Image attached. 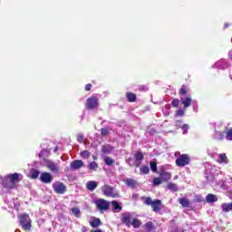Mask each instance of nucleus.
<instances>
[{
    "label": "nucleus",
    "mask_w": 232,
    "mask_h": 232,
    "mask_svg": "<svg viewBox=\"0 0 232 232\" xmlns=\"http://www.w3.org/2000/svg\"><path fill=\"white\" fill-rule=\"evenodd\" d=\"M77 140L80 144H82L84 142V135L82 133L77 134Z\"/></svg>",
    "instance_id": "nucleus-42"
},
{
    "label": "nucleus",
    "mask_w": 232,
    "mask_h": 232,
    "mask_svg": "<svg viewBox=\"0 0 232 232\" xmlns=\"http://www.w3.org/2000/svg\"><path fill=\"white\" fill-rule=\"evenodd\" d=\"M144 227L146 229V231L148 232H151V231H155V225H153V222L149 221L144 225Z\"/></svg>",
    "instance_id": "nucleus-26"
},
{
    "label": "nucleus",
    "mask_w": 232,
    "mask_h": 232,
    "mask_svg": "<svg viewBox=\"0 0 232 232\" xmlns=\"http://www.w3.org/2000/svg\"><path fill=\"white\" fill-rule=\"evenodd\" d=\"M44 166L51 173L57 174L59 171H61L59 162H55L51 160H44Z\"/></svg>",
    "instance_id": "nucleus-5"
},
{
    "label": "nucleus",
    "mask_w": 232,
    "mask_h": 232,
    "mask_svg": "<svg viewBox=\"0 0 232 232\" xmlns=\"http://www.w3.org/2000/svg\"><path fill=\"white\" fill-rule=\"evenodd\" d=\"M82 232H85V230H83Z\"/></svg>",
    "instance_id": "nucleus-61"
},
{
    "label": "nucleus",
    "mask_w": 232,
    "mask_h": 232,
    "mask_svg": "<svg viewBox=\"0 0 232 232\" xmlns=\"http://www.w3.org/2000/svg\"><path fill=\"white\" fill-rule=\"evenodd\" d=\"M179 202L183 208H189V199L186 198H181L179 199Z\"/></svg>",
    "instance_id": "nucleus-27"
},
{
    "label": "nucleus",
    "mask_w": 232,
    "mask_h": 232,
    "mask_svg": "<svg viewBox=\"0 0 232 232\" xmlns=\"http://www.w3.org/2000/svg\"><path fill=\"white\" fill-rule=\"evenodd\" d=\"M177 155H179V152H176V153H175V157H177Z\"/></svg>",
    "instance_id": "nucleus-57"
},
{
    "label": "nucleus",
    "mask_w": 232,
    "mask_h": 232,
    "mask_svg": "<svg viewBox=\"0 0 232 232\" xmlns=\"http://www.w3.org/2000/svg\"><path fill=\"white\" fill-rule=\"evenodd\" d=\"M95 205L96 208H98L99 211H101V213H104V211H108V209H110L111 202L103 198H99L95 201Z\"/></svg>",
    "instance_id": "nucleus-7"
},
{
    "label": "nucleus",
    "mask_w": 232,
    "mask_h": 232,
    "mask_svg": "<svg viewBox=\"0 0 232 232\" xmlns=\"http://www.w3.org/2000/svg\"><path fill=\"white\" fill-rule=\"evenodd\" d=\"M110 133V128L105 127L101 129V135L102 137H107V135Z\"/></svg>",
    "instance_id": "nucleus-32"
},
{
    "label": "nucleus",
    "mask_w": 232,
    "mask_h": 232,
    "mask_svg": "<svg viewBox=\"0 0 232 232\" xmlns=\"http://www.w3.org/2000/svg\"><path fill=\"white\" fill-rule=\"evenodd\" d=\"M221 209L224 213H229V211H232V203H223Z\"/></svg>",
    "instance_id": "nucleus-22"
},
{
    "label": "nucleus",
    "mask_w": 232,
    "mask_h": 232,
    "mask_svg": "<svg viewBox=\"0 0 232 232\" xmlns=\"http://www.w3.org/2000/svg\"><path fill=\"white\" fill-rule=\"evenodd\" d=\"M124 182L127 188H131L132 189L135 188V186H137V180L133 179H126Z\"/></svg>",
    "instance_id": "nucleus-21"
},
{
    "label": "nucleus",
    "mask_w": 232,
    "mask_h": 232,
    "mask_svg": "<svg viewBox=\"0 0 232 232\" xmlns=\"http://www.w3.org/2000/svg\"><path fill=\"white\" fill-rule=\"evenodd\" d=\"M130 226L137 229L140 227V226H142V221H140L139 218H132V222H130Z\"/></svg>",
    "instance_id": "nucleus-25"
},
{
    "label": "nucleus",
    "mask_w": 232,
    "mask_h": 232,
    "mask_svg": "<svg viewBox=\"0 0 232 232\" xmlns=\"http://www.w3.org/2000/svg\"><path fill=\"white\" fill-rule=\"evenodd\" d=\"M102 151L105 153V155H110L113 151V147L110 144L103 145L102 147Z\"/></svg>",
    "instance_id": "nucleus-20"
},
{
    "label": "nucleus",
    "mask_w": 232,
    "mask_h": 232,
    "mask_svg": "<svg viewBox=\"0 0 232 232\" xmlns=\"http://www.w3.org/2000/svg\"><path fill=\"white\" fill-rule=\"evenodd\" d=\"M126 97L129 102H135L137 101V95L133 92H126Z\"/></svg>",
    "instance_id": "nucleus-24"
},
{
    "label": "nucleus",
    "mask_w": 232,
    "mask_h": 232,
    "mask_svg": "<svg viewBox=\"0 0 232 232\" xmlns=\"http://www.w3.org/2000/svg\"><path fill=\"white\" fill-rule=\"evenodd\" d=\"M41 175V172L37 169H33L31 172L32 179H37Z\"/></svg>",
    "instance_id": "nucleus-36"
},
{
    "label": "nucleus",
    "mask_w": 232,
    "mask_h": 232,
    "mask_svg": "<svg viewBox=\"0 0 232 232\" xmlns=\"http://www.w3.org/2000/svg\"><path fill=\"white\" fill-rule=\"evenodd\" d=\"M102 191L105 197H111V198H119L121 197L119 192H116L115 188L110 185H104L102 188Z\"/></svg>",
    "instance_id": "nucleus-6"
},
{
    "label": "nucleus",
    "mask_w": 232,
    "mask_h": 232,
    "mask_svg": "<svg viewBox=\"0 0 232 232\" xmlns=\"http://www.w3.org/2000/svg\"><path fill=\"white\" fill-rule=\"evenodd\" d=\"M192 106H193V111H195V113H197L198 111V103L197 102V101H192Z\"/></svg>",
    "instance_id": "nucleus-40"
},
{
    "label": "nucleus",
    "mask_w": 232,
    "mask_h": 232,
    "mask_svg": "<svg viewBox=\"0 0 232 232\" xmlns=\"http://www.w3.org/2000/svg\"><path fill=\"white\" fill-rule=\"evenodd\" d=\"M221 188H222L223 189H227V186H226V183H223V184L221 185Z\"/></svg>",
    "instance_id": "nucleus-53"
},
{
    "label": "nucleus",
    "mask_w": 232,
    "mask_h": 232,
    "mask_svg": "<svg viewBox=\"0 0 232 232\" xmlns=\"http://www.w3.org/2000/svg\"><path fill=\"white\" fill-rule=\"evenodd\" d=\"M40 180L44 184H52V182H53V176L50 172H42Z\"/></svg>",
    "instance_id": "nucleus-11"
},
{
    "label": "nucleus",
    "mask_w": 232,
    "mask_h": 232,
    "mask_svg": "<svg viewBox=\"0 0 232 232\" xmlns=\"http://www.w3.org/2000/svg\"><path fill=\"white\" fill-rule=\"evenodd\" d=\"M88 168H89V169H91V171L97 169V168H98L97 162H95V161L90 162L88 165Z\"/></svg>",
    "instance_id": "nucleus-34"
},
{
    "label": "nucleus",
    "mask_w": 232,
    "mask_h": 232,
    "mask_svg": "<svg viewBox=\"0 0 232 232\" xmlns=\"http://www.w3.org/2000/svg\"><path fill=\"white\" fill-rule=\"evenodd\" d=\"M226 137V131L215 130L214 138L217 140H222Z\"/></svg>",
    "instance_id": "nucleus-19"
},
{
    "label": "nucleus",
    "mask_w": 232,
    "mask_h": 232,
    "mask_svg": "<svg viewBox=\"0 0 232 232\" xmlns=\"http://www.w3.org/2000/svg\"><path fill=\"white\" fill-rule=\"evenodd\" d=\"M168 188L170 191H178L179 190V187H177V184H175V183H169L168 184Z\"/></svg>",
    "instance_id": "nucleus-33"
},
{
    "label": "nucleus",
    "mask_w": 232,
    "mask_h": 232,
    "mask_svg": "<svg viewBox=\"0 0 232 232\" xmlns=\"http://www.w3.org/2000/svg\"><path fill=\"white\" fill-rule=\"evenodd\" d=\"M230 180H231V182H232V178H230Z\"/></svg>",
    "instance_id": "nucleus-59"
},
{
    "label": "nucleus",
    "mask_w": 232,
    "mask_h": 232,
    "mask_svg": "<svg viewBox=\"0 0 232 232\" xmlns=\"http://www.w3.org/2000/svg\"><path fill=\"white\" fill-rule=\"evenodd\" d=\"M92 83H88V84H86V86H85V91L86 92H90V90H92Z\"/></svg>",
    "instance_id": "nucleus-49"
},
{
    "label": "nucleus",
    "mask_w": 232,
    "mask_h": 232,
    "mask_svg": "<svg viewBox=\"0 0 232 232\" xmlns=\"http://www.w3.org/2000/svg\"><path fill=\"white\" fill-rule=\"evenodd\" d=\"M140 170L141 173H143V175H148L150 173V167L142 166L141 168H140Z\"/></svg>",
    "instance_id": "nucleus-35"
},
{
    "label": "nucleus",
    "mask_w": 232,
    "mask_h": 232,
    "mask_svg": "<svg viewBox=\"0 0 232 232\" xmlns=\"http://www.w3.org/2000/svg\"><path fill=\"white\" fill-rule=\"evenodd\" d=\"M53 189L58 195H64L66 193V186L61 181L53 183Z\"/></svg>",
    "instance_id": "nucleus-9"
},
{
    "label": "nucleus",
    "mask_w": 232,
    "mask_h": 232,
    "mask_svg": "<svg viewBox=\"0 0 232 232\" xmlns=\"http://www.w3.org/2000/svg\"><path fill=\"white\" fill-rule=\"evenodd\" d=\"M72 214L74 215V217H76V218H81V209H79V208H72Z\"/></svg>",
    "instance_id": "nucleus-29"
},
{
    "label": "nucleus",
    "mask_w": 232,
    "mask_h": 232,
    "mask_svg": "<svg viewBox=\"0 0 232 232\" xmlns=\"http://www.w3.org/2000/svg\"><path fill=\"white\" fill-rule=\"evenodd\" d=\"M179 93L181 95V97H186V93H188V92L186 91V86H182L179 90Z\"/></svg>",
    "instance_id": "nucleus-45"
},
{
    "label": "nucleus",
    "mask_w": 232,
    "mask_h": 232,
    "mask_svg": "<svg viewBox=\"0 0 232 232\" xmlns=\"http://www.w3.org/2000/svg\"><path fill=\"white\" fill-rule=\"evenodd\" d=\"M160 184H162V179L160 178H154L153 179V186H160Z\"/></svg>",
    "instance_id": "nucleus-38"
},
{
    "label": "nucleus",
    "mask_w": 232,
    "mask_h": 232,
    "mask_svg": "<svg viewBox=\"0 0 232 232\" xmlns=\"http://www.w3.org/2000/svg\"><path fill=\"white\" fill-rule=\"evenodd\" d=\"M0 179L2 180V192L12 193V189H17V185L23 180V174L15 172Z\"/></svg>",
    "instance_id": "nucleus-1"
},
{
    "label": "nucleus",
    "mask_w": 232,
    "mask_h": 232,
    "mask_svg": "<svg viewBox=\"0 0 232 232\" xmlns=\"http://www.w3.org/2000/svg\"><path fill=\"white\" fill-rule=\"evenodd\" d=\"M58 150H59V148H58V147H55L54 150H53V152H54V153H57Z\"/></svg>",
    "instance_id": "nucleus-54"
},
{
    "label": "nucleus",
    "mask_w": 232,
    "mask_h": 232,
    "mask_svg": "<svg viewBox=\"0 0 232 232\" xmlns=\"http://www.w3.org/2000/svg\"><path fill=\"white\" fill-rule=\"evenodd\" d=\"M111 206H112V212L113 213H121V211H122V203L119 202L117 200H112L111 202Z\"/></svg>",
    "instance_id": "nucleus-15"
},
{
    "label": "nucleus",
    "mask_w": 232,
    "mask_h": 232,
    "mask_svg": "<svg viewBox=\"0 0 232 232\" xmlns=\"http://www.w3.org/2000/svg\"><path fill=\"white\" fill-rule=\"evenodd\" d=\"M82 167H84V161L82 160H74L70 164V168L73 171H77V169H81Z\"/></svg>",
    "instance_id": "nucleus-13"
},
{
    "label": "nucleus",
    "mask_w": 232,
    "mask_h": 232,
    "mask_svg": "<svg viewBox=\"0 0 232 232\" xmlns=\"http://www.w3.org/2000/svg\"><path fill=\"white\" fill-rule=\"evenodd\" d=\"M137 215H135L134 212H124L121 214V222L127 226V227H130L131 226V218H135Z\"/></svg>",
    "instance_id": "nucleus-8"
},
{
    "label": "nucleus",
    "mask_w": 232,
    "mask_h": 232,
    "mask_svg": "<svg viewBox=\"0 0 232 232\" xmlns=\"http://www.w3.org/2000/svg\"><path fill=\"white\" fill-rule=\"evenodd\" d=\"M224 28H229V24H225Z\"/></svg>",
    "instance_id": "nucleus-55"
},
{
    "label": "nucleus",
    "mask_w": 232,
    "mask_h": 232,
    "mask_svg": "<svg viewBox=\"0 0 232 232\" xmlns=\"http://www.w3.org/2000/svg\"><path fill=\"white\" fill-rule=\"evenodd\" d=\"M218 162L219 164H227L228 160H227V156L226 155V153L219 154Z\"/></svg>",
    "instance_id": "nucleus-23"
},
{
    "label": "nucleus",
    "mask_w": 232,
    "mask_h": 232,
    "mask_svg": "<svg viewBox=\"0 0 232 232\" xmlns=\"http://www.w3.org/2000/svg\"><path fill=\"white\" fill-rule=\"evenodd\" d=\"M5 203L7 204V206H9V208H15V199L11 198L10 200L5 198Z\"/></svg>",
    "instance_id": "nucleus-30"
},
{
    "label": "nucleus",
    "mask_w": 232,
    "mask_h": 232,
    "mask_svg": "<svg viewBox=\"0 0 232 232\" xmlns=\"http://www.w3.org/2000/svg\"><path fill=\"white\" fill-rule=\"evenodd\" d=\"M132 198L134 200H137V198H139V195L138 194H132Z\"/></svg>",
    "instance_id": "nucleus-52"
},
{
    "label": "nucleus",
    "mask_w": 232,
    "mask_h": 232,
    "mask_svg": "<svg viewBox=\"0 0 232 232\" xmlns=\"http://www.w3.org/2000/svg\"><path fill=\"white\" fill-rule=\"evenodd\" d=\"M86 188L89 191H95V189H97V181H93V180L88 181L86 184Z\"/></svg>",
    "instance_id": "nucleus-17"
},
{
    "label": "nucleus",
    "mask_w": 232,
    "mask_h": 232,
    "mask_svg": "<svg viewBox=\"0 0 232 232\" xmlns=\"http://www.w3.org/2000/svg\"><path fill=\"white\" fill-rule=\"evenodd\" d=\"M160 178L161 179L162 182H168V180H171V173L161 171L160 173Z\"/></svg>",
    "instance_id": "nucleus-16"
},
{
    "label": "nucleus",
    "mask_w": 232,
    "mask_h": 232,
    "mask_svg": "<svg viewBox=\"0 0 232 232\" xmlns=\"http://www.w3.org/2000/svg\"><path fill=\"white\" fill-rule=\"evenodd\" d=\"M87 110H95V108H99V99L95 96H92L87 99L86 102Z\"/></svg>",
    "instance_id": "nucleus-10"
},
{
    "label": "nucleus",
    "mask_w": 232,
    "mask_h": 232,
    "mask_svg": "<svg viewBox=\"0 0 232 232\" xmlns=\"http://www.w3.org/2000/svg\"><path fill=\"white\" fill-rule=\"evenodd\" d=\"M191 158L188 154H179V156L176 159V166H178V168L189 166Z\"/></svg>",
    "instance_id": "nucleus-3"
},
{
    "label": "nucleus",
    "mask_w": 232,
    "mask_h": 232,
    "mask_svg": "<svg viewBox=\"0 0 232 232\" xmlns=\"http://www.w3.org/2000/svg\"><path fill=\"white\" fill-rule=\"evenodd\" d=\"M177 128H182V121H176Z\"/></svg>",
    "instance_id": "nucleus-51"
},
{
    "label": "nucleus",
    "mask_w": 232,
    "mask_h": 232,
    "mask_svg": "<svg viewBox=\"0 0 232 232\" xmlns=\"http://www.w3.org/2000/svg\"><path fill=\"white\" fill-rule=\"evenodd\" d=\"M144 159V155L142 154V152H136L135 154V160H140L142 161V160Z\"/></svg>",
    "instance_id": "nucleus-37"
},
{
    "label": "nucleus",
    "mask_w": 232,
    "mask_h": 232,
    "mask_svg": "<svg viewBox=\"0 0 232 232\" xmlns=\"http://www.w3.org/2000/svg\"><path fill=\"white\" fill-rule=\"evenodd\" d=\"M140 162H142V161L135 160L133 164H134V166H136V168H140Z\"/></svg>",
    "instance_id": "nucleus-50"
},
{
    "label": "nucleus",
    "mask_w": 232,
    "mask_h": 232,
    "mask_svg": "<svg viewBox=\"0 0 232 232\" xmlns=\"http://www.w3.org/2000/svg\"><path fill=\"white\" fill-rule=\"evenodd\" d=\"M171 104L174 108H179V104H180V100L179 99H174L172 102H171Z\"/></svg>",
    "instance_id": "nucleus-46"
},
{
    "label": "nucleus",
    "mask_w": 232,
    "mask_h": 232,
    "mask_svg": "<svg viewBox=\"0 0 232 232\" xmlns=\"http://www.w3.org/2000/svg\"><path fill=\"white\" fill-rule=\"evenodd\" d=\"M92 227H99L101 226V219L94 218L91 222H90Z\"/></svg>",
    "instance_id": "nucleus-28"
},
{
    "label": "nucleus",
    "mask_w": 232,
    "mask_h": 232,
    "mask_svg": "<svg viewBox=\"0 0 232 232\" xmlns=\"http://www.w3.org/2000/svg\"><path fill=\"white\" fill-rule=\"evenodd\" d=\"M229 67V63H227V60L221 59L214 65H212V68H218V70H227V68Z\"/></svg>",
    "instance_id": "nucleus-12"
},
{
    "label": "nucleus",
    "mask_w": 232,
    "mask_h": 232,
    "mask_svg": "<svg viewBox=\"0 0 232 232\" xmlns=\"http://www.w3.org/2000/svg\"><path fill=\"white\" fill-rule=\"evenodd\" d=\"M19 222L23 229L29 231L32 228V219L28 214H23L19 217Z\"/></svg>",
    "instance_id": "nucleus-4"
},
{
    "label": "nucleus",
    "mask_w": 232,
    "mask_h": 232,
    "mask_svg": "<svg viewBox=\"0 0 232 232\" xmlns=\"http://www.w3.org/2000/svg\"><path fill=\"white\" fill-rule=\"evenodd\" d=\"M82 159H88L90 157V151L88 150H82L81 153H80Z\"/></svg>",
    "instance_id": "nucleus-39"
},
{
    "label": "nucleus",
    "mask_w": 232,
    "mask_h": 232,
    "mask_svg": "<svg viewBox=\"0 0 232 232\" xmlns=\"http://www.w3.org/2000/svg\"><path fill=\"white\" fill-rule=\"evenodd\" d=\"M126 163L129 164V166H133V164H134L133 159L128 158V159L126 160Z\"/></svg>",
    "instance_id": "nucleus-48"
},
{
    "label": "nucleus",
    "mask_w": 232,
    "mask_h": 232,
    "mask_svg": "<svg viewBox=\"0 0 232 232\" xmlns=\"http://www.w3.org/2000/svg\"><path fill=\"white\" fill-rule=\"evenodd\" d=\"M82 232H85V230H83Z\"/></svg>",
    "instance_id": "nucleus-60"
},
{
    "label": "nucleus",
    "mask_w": 232,
    "mask_h": 232,
    "mask_svg": "<svg viewBox=\"0 0 232 232\" xmlns=\"http://www.w3.org/2000/svg\"><path fill=\"white\" fill-rule=\"evenodd\" d=\"M206 201H207L208 204H213V202H218V197H217V196L214 195V194H208V195H207V197H206Z\"/></svg>",
    "instance_id": "nucleus-18"
},
{
    "label": "nucleus",
    "mask_w": 232,
    "mask_h": 232,
    "mask_svg": "<svg viewBox=\"0 0 232 232\" xmlns=\"http://www.w3.org/2000/svg\"><path fill=\"white\" fill-rule=\"evenodd\" d=\"M150 169L151 171H153V173H157V162H150Z\"/></svg>",
    "instance_id": "nucleus-43"
},
{
    "label": "nucleus",
    "mask_w": 232,
    "mask_h": 232,
    "mask_svg": "<svg viewBox=\"0 0 232 232\" xmlns=\"http://www.w3.org/2000/svg\"><path fill=\"white\" fill-rule=\"evenodd\" d=\"M230 79L232 80V73L230 74Z\"/></svg>",
    "instance_id": "nucleus-58"
},
{
    "label": "nucleus",
    "mask_w": 232,
    "mask_h": 232,
    "mask_svg": "<svg viewBox=\"0 0 232 232\" xmlns=\"http://www.w3.org/2000/svg\"><path fill=\"white\" fill-rule=\"evenodd\" d=\"M181 130L183 131V135H186L188 133V130H189V125L188 124H183L181 126Z\"/></svg>",
    "instance_id": "nucleus-44"
},
{
    "label": "nucleus",
    "mask_w": 232,
    "mask_h": 232,
    "mask_svg": "<svg viewBox=\"0 0 232 232\" xmlns=\"http://www.w3.org/2000/svg\"><path fill=\"white\" fill-rule=\"evenodd\" d=\"M184 113H186V111H184L183 109H179L177 111L176 115L178 117H184Z\"/></svg>",
    "instance_id": "nucleus-47"
},
{
    "label": "nucleus",
    "mask_w": 232,
    "mask_h": 232,
    "mask_svg": "<svg viewBox=\"0 0 232 232\" xmlns=\"http://www.w3.org/2000/svg\"><path fill=\"white\" fill-rule=\"evenodd\" d=\"M144 204H146V206H151L154 213H159V211H161L163 208L162 201L160 199L153 200L151 198H146Z\"/></svg>",
    "instance_id": "nucleus-2"
},
{
    "label": "nucleus",
    "mask_w": 232,
    "mask_h": 232,
    "mask_svg": "<svg viewBox=\"0 0 232 232\" xmlns=\"http://www.w3.org/2000/svg\"><path fill=\"white\" fill-rule=\"evenodd\" d=\"M226 140H232V128L229 129L226 133Z\"/></svg>",
    "instance_id": "nucleus-41"
},
{
    "label": "nucleus",
    "mask_w": 232,
    "mask_h": 232,
    "mask_svg": "<svg viewBox=\"0 0 232 232\" xmlns=\"http://www.w3.org/2000/svg\"><path fill=\"white\" fill-rule=\"evenodd\" d=\"M180 102L183 104L184 109L189 108L193 102V100L191 99L190 95L187 96H180Z\"/></svg>",
    "instance_id": "nucleus-14"
},
{
    "label": "nucleus",
    "mask_w": 232,
    "mask_h": 232,
    "mask_svg": "<svg viewBox=\"0 0 232 232\" xmlns=\"http://www.w3.org/2000/svg\"><path fill=\"white\" fill-rule=\"evenodd\" d=\"M104 162L106 164V166H111L113 164V162H115V160L113 159H111V157H105L104 158Z\"/></svg>",
    "instance_id": "nucleus-31"
},
{
    "label": "nucleus",
    "mask_w": 232,
    "mask_h": 232,
    "mask_svg": "<svg viewBox=\"0 0 232 232\" xmlns=\"http://www.w3.org/2000/svg\"><path fill=\"white\" fill-rule=\"evenodd\" d=\"M229 57L232 59V51L228 53Z\"/></svg>",
    "instance_id": "nucleus-56"
}]
</instances>
